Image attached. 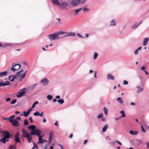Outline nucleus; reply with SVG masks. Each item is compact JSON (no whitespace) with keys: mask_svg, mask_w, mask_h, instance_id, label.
Wrapping results in <instances>:
<instances>
[{"mask_svg":"<svg viewBox=\"0 0 149 149\" xmlns=\"http://www.w3.org/2000/svg\"><path fill=\"white\" fill-rule=\"evenodd\" d=\"M27 71V70H26L25 72L22 74L21 72H23L24 71L23 70H21L19 72H17L15 75H12L9 76L8 78L9 79L10 81H13L14 80L16 77H19V80L21 81L25 77Z\"/></svg>","mask_w":149,"mask_h":149,"instance_id":"f257e3e1","label":"nucleus"},{"mask_svg":"<svg viewBox=\"0 0 149 149\" xmlns=\"http://www.w3.org/2000/svg\"><path fill=\"white\" fill-rule=\"evenodd\" d=\"M1 132L3 133L2 136L3 137L0 139V142L1 143L5 144L6 142L9 141L8 139L10 137V134L8 131H2V132L0 131V133Z\"/></svg>","mask_w":149,"mask_h":149,"instance_id":"f03ea898","label":"nucleus"},{"mask_svg":"<svg viewBox=\"0 0 149 149\" xmlns=\"http://www.w3.org/2000/svg\"><path fill=\"white\" fill-rule=\"evenodd\" d=\"M71 5L73 6H76L79 5L80 3H84L80 0H71L70 2Z\"/></svg>","mask_w":149,"mask_h":149,"instance_id":"7ed1b4c3","label":"nucleus"},{"mask_svg":"<svg viewBox=\"0 0 149 149\" xmlns=\"http://www.w3.org/2000/svg\"><path fill=\"white\" fill-rule=\"evenodd\" d=\"M26 89L25 88H24L20 89L19 91L17 94L16 96L17 97H21L23 96L26 93Z\"/></svg>","mask_w":149,"mask_h":149,"instance_id":"20e7f679","label":"nucleus"},{"mask_svg":"<svg viewBox=\"0 0 149 149\" xmlns=\"http://www.w3.org/2000/svg\"><path fill=\"white\" fill-rule=\"evenodd\" d=\"M20 68L21 65L20 64H16L14 65L13 63L12 67L11 68L10 70L11 71L14 72L15 70H19Z\"/></svg>","mask_w":149,"mask_h":149,"instance_id":"39448f33","label":"nucleus"},{"mask_svg":"<svg viewBox=\"0 0 149 149\" xmlns=\"http://www.w3.org/2000/svg\"><path fill=\"white\" fill-rule=\"evenodd\" d=\"M49 38L51 40H55L59 39L56 33L54 34L50 35L48 36Z\"/></svg>","mask_w":149,"mask_h":149,"instance_id":"423d86ee","label":"nucleus"},{"mask_svg":"<svg viewBox=\"0 0 149 149\" xmlns=\"http://www.w3.org/2000/svg\"><path fill=\"white\" fill-rule=\"evenodd\" d=\"M58 6H59V8L61 9H65L68 6V5L67 3L65 2H59Z\"/></svg>","mask_w":149,"mask_h":149,"instance_id":"0eeeda50","label":"nucleus"},{"mask_svg":"<svg viewBox=\"0 0 149 149\" xmlns=\"http://www.w3.org/2000/svg\"><path fill=\"white\" fill-rule=\"evenodd\" d=\"M41 132L38 129L31 130V134L32 135H36L39 136L41 134Z\"/></svg>","mask_w":149,"mask_h":149,"instance_id":"6e6552de","label":"nucleus"},{"mask_svg":"<svg viewBox=\"0 0 149 149\" xmlns=\"http://www.w3.org/2000/svg\"><path fill=\"white\" fill-rule=\"evenodd\" d=\"M10 122L11 123L12 125L15 127H17L19 125V123L18 121L16 119H13L10 120Z\"/></svg>","mask_w":149,"mask_h":149,"instance_id":"1a4fd4ad","label":"nucleus"},{"mask_svg":"<svg viewBox=\"0 0 149 149\" xmlns=\"http://www.w3.org/2000/svg\"><path fill=\"white\" fill-rule=\"evenodd\" d=\"M19 132H17V134L15 136V141L16 143L18 142L20 143L21 141L19 140Z\"/></svg>","mask_w":149,"mask_h":149,"instance_id":"9d476101","label":"nucleus"},{"mask_svg":"<svg viewBox=\"0 0 149 149\" xmlns=\"http://www.w3.org/2000/svg\"><path fill=\"white\" fill-rule=\"evenodd\" d=\"M31 111V109H29L26 112L24 111L23 112V113H21V115L25 117H27L28 116L29 113Z\"/></svg>","mask_w":149,"mask_h":149,"instance_id":"9b49d317","label":"nucleus"},{"mask_svg":"<svg viewBox=\"0 0 149 149\" xmlns=\"http://www.w3.org/2000/svg\"><path fill=\"white\" fill-rule=\"evenodd\" d=\"M41 82L42 84L45 86L48 84V81L47 78H45L41 80Z\"/></svg>","mask_w":149,"mask_h":149,"instance_id":"f8f14e48","label":"nucleus"},{"mask_svg":"<svg viewBox=\"0 0 149 149\" xmlns=\"http://www.w3.org/2000/svg\"><path fill=\"white\" fill-rule=\"evenodd\" d=\"M22 132L23 134V136L24 137H28L29 136V134L27 132L24 130V129H22Z\"/></svg>","mask_w":149,"mask_h":149,"instance_id":"ddd939ff","label":"nucleus"},{"mask_svg":"<svg viewBox=\"0 0 149 149\" xmlns=\"http://www.w3.org/2000/svg\"><path fill=\"white\" fill-rule=\"evenodd\" d=\"M141 23V22H140L135 23L132 26L131 28L133 29H136L140 25Z\"/></svg>","mask_w":149,"mask_h":149,"instance_id":"4468645a","label":"nucleus"},{"mask_svg":"<svg viewBox=\"0 0 149 149\" xmlns=\"http://www.w3.org/2000/svg\"><path fill=\"white\" fill-rule=\"evenodd\" d=\"M82 8H81L75 9L74 10V12L75 13L74 15L76 16L79 14V13L81 10Z\"/></svg>","mask_w":149,"mask_h":149,"instance_id":"2eb2a0df","label":"nucleus"},{"mask_svg":"<svg viewBox=\"0 0 149 149\" xmlns=\"http://www.w3.org/2000/svg\"><path fill=\"white\" fill-rule=\"evenodd\" d=\"M10 82L8 81H6L5 82H0V86H6L9 85Z\"/></svg>","mask_w":149,"mask_h":149,"instance_id":"dca6fc26","label":"nucleus"},{"mask_svg":"<svg viewBox=\"0 0 149 149\" xmlns=\"http://www.w3.org/2000/svg\"><path fill=\"white\" fill-rule=\"evenodd\" d=\"M149 40V39L148 38H145L143 40V46H146L148 43Z\"/></svg>","mask_w":149,"mask_h":149,"instance_id":"f3484780","label":"nucleus"},{"mask_svg":"<svg viewBox=\"0 0 149 149\" xmlns=\"http://www.w3.org/2000/svg\"><path fill=\"white\" fill-rule=\"evenodd\" d=\"M56 33H57V34H58V36L59 37V38H63V37H64V36H63L62 37L61 36H60V35H59L60 34H66V35L67 34V32H63V31H59L58 32Z\"/></svg>","mask_w":149,"mask_h":149,"instance_id":"a211bd4d","label":"nucleus"},{"mask_svg":"<svg viewBox=\"0 0 149 149\" xmlns=\"http://www.w3.org/2000/svg\"><path fill=\"white\" fill-rule=\"evenodd\" d=\"M114 77L110 74H108L107 76V79H108L113 80L114 79Z\"/></svg>","mask_w":149,"mask_h":149,"instance_id":"6ab92c4d","label":"nucleus"},{"mask_svg":"<svg viewBox=\"0 0 149 149\" xmlns=\"http://www.w3.org/2000/svg\"><path fill=\"white\" fill-rule=\"evenodd\" d=\"M110 26H116V20L115 19H112L110 22Z\"/></svg>","mask_w":149,"mask_h":149,"instance_id":"aec40b11","label":"nucleus"},{"mask_svg":"<svg viewBox=\"0 0 149 149\" xmlns=\"http://www.w3.org/2000/svg\"><path fill=\"white\" fill-rule=\"evenodd\" d=\"M75 35V33L73 32H70L68 33H67V35L65 36H64V37H66L69 36H74Z\"/></svg>","mask_w":149,"mask_h":149,"instance_id":"412c9836","label":"nucleus"},{"mask_svg":"<svg viewBox=\"0 0 149 149\" xmlns=\"http://www.w3.org/2000/svg\"><path fill=\"white\" fill-rule=\"evenodd\" d=\"M8 72L7 71H4L0 72V77L5 76L7 75Z\"/></svg>","mask_w":149,"mask_h":149,"instance_id":"4be33fe9","label":"nucleus"},{"mask_svg":"<svg viewBox=\"0 0 149 149\" xmlns=\"http://www.w3.org/2000/svg\"><path fill=\"white\" fill-rule=\"evenodd\" d=\"M130 134L132 135H136L138 133V132L137 131H134L132 130H131L129 132Z\"/></svg>","mask_w":149,"mask_h":149,"instance_id":"5701e85b","label":"nucleus"},{"mask_svg":"<svg viewBox=\"0 0 149 149\" xmlns=\"http://www.w3.org/2000/svg\"><path fill=\"white\" fill-rule=\"evenodd\" d=\"M117 100L121 104L123 105L124 103V101L122 100L120 97H119L117 99Z\"/></svg>","mask_w":149,"mask_h":149,"instance_id":"b1692460","label":"nucleus"},{"mask_svg":"<svg viewBox=\"0 0 149 149\" xmlns=\"http://www.w3.org/2000/svg\"><path fill=\"white\" fill-rule=\"evenodd\" d=\"M39 139L38 141V143H43V140L42 139V137L41 136H38Z\"/></svg>","mask_w":149,"mask_h":149,"instance_id":"393cba45","label":"nucleus"},{"mask_svg":"<svg viewBox=\"0 0 149 149\" xmlns=\"http://www.w3.org/2000/svg\"><path fill=\"white\" fill-rule=\"evenodd\" d=\"M38 103V101H36L34 102L32 105V107H31L29 108V109H31V110L32 111V109L34 108L35 106V105Z\"/></svg>","mask_w":149,"mask_h":149,"instance_id":"a878e982","label":"nucleus"},{"mask_svg":"<svg viewBox=\"0 0 149 149\" xmlns=\"http://www.w3.org/2000/svg\"><path fill=\"white\" fill-rule=\"evenodd\" d=\"M98 56V54L97 52H95L93 55V59L94 60H95Z\"/></svg>","mask_w":149,"mask_h":149,"instance_id":"bb28decb","label":"nucleus"},{"mask_svg":"<svg viewBox=\"0 0 149 149\" xmlns=\"http://www.w3.org/2000/svg\"><path fill=\"white\" fill-rule=\"evenodd\" d=\"M52 2L55 5L58 6L59 2L58 0H51Z\"/></svg>","mask_w":149,"mask_h":149,"instance_id":"cd10ccee","label":"nucleus"},{"mask_svg":"<svg viewBox=\"0 0 149 149\" xmlns=\"http://www.w3.org/2000/svg\"><path fill=\"white\" fill-rule=\"evenodd\" d=\"M108 128V125H105L104 127H103L102 130V132H104Z\"/></svg>","mask_w":149,"mask_h":149,"instance_id":"c85d7f7f","label":"nucleus"},{"mask_svg":"<svg viewBox=\"0 0 149 149\" xmlns=\"http://www.w3.org/2000/svg\"><path fill=\"white\" fill-rule=\"evenodd\" d=\"M137 88L138 89L137 91V93H139V92H141L143 90V89L140 87L137 86Z\"/></svg>","mask_w":149,"mask_h":149,"instance_id":"c756f323","label":"nucleus"},{"mask_svg":"<svg viewBox=\"0 0 149 149\" xmlns=\"http://www.w3.org/2000/svg\"><path fill=\"white\" fill-rule=\"evenodd\" d=\"M36 127L34 125H31L30 126H29L28 128L29 130H34L35 129Z\"/></svg>","mask_w":149,"mask_h":149,"instance_id":"7c9ffc66","label":"nucleus"},{"mask_svg":"<svg viewBox=\"0 0 149 149\" xmlns=\"http://www.w3.org/2000/svg\"><path fill=\"white\" fill-rule=\"evenodd\" d=\"M83 10L84 12H86L90 11V9L87 7H85L83 9Z\"/></svg>","mask_w":149,"mask_h":149,"instance_id":"2f4dec72","label":"nucleus"},{"mask_svg":"<svg viewBox=\"0 0 149 149\" xmlns=\"http://www.w3.org/2000/svg\"><path fill=\"white\" fill-rule=\"evenodd\" d=\"M104 111V113L106 115H107L108 114V110L105 107H104L103 109Z\"/></svg>","mask_w":149,"mask_h":149,"instance_id":"473e14b6","label":"nucleus"},{"mask_svg":"<svg viewBox=\"0 0 149 149\" xmlns=\"http://www.w3.org/2000/svg\"><path fill=\"white\" fill-rule=\"evenodd\" d=\"M47 98L48 100H50L52 99L53 97L51 95H48L47 96Z\"/></svg>","mask_w":149,"mask_h":149,"instance_id":"72a5a7b5","label":"nucleus"},{"mask_svg":"<svg viewBox=\"0 0 149 149\" xmlns=\"http://www.w3.org/2000/svg\"><path fill=\"white\" fill-rule=\"evenodd\" d=\"M120 113L122 114L121 116V117H125V114L124 111L122 110L120 111Z\"/></svg>","mask_w":149,"mask_h":149,"instance_id":"f704fd0d","label":"nucleus"},{"mask_svg":"<svg viewBox=\"0 0 149 149\" xmlns=\"http://www.w3.org/2000/svg\"><path fill=\"white\" fill-rule=\"evenodd\" d=\"M57 102L59 104H62L64 102V100L62 99H59L57 101Z\"/></svg>","mask_w":149,"mask_h":149,"instance_id":"c9c22d12","label":"nucleus"},{"mask_svg":"<svg viewBox=\"0 0 149 149\" xmlns=\"http://www.w3.org/2000/svg\"><path fill=\"white\" fill-rule=\"evenodd\" d=\"M23 64L26 66L27 68H28L29 66V65L27 62H24Z\"/></svg>","mask_w":149,"mask_h":149,"instance_id":"e433bc0d","label":"nucleus"},{"mask_svg":"<svg viewBox=\"0 0 149 149\" xmlns=\"http://www.w3.org/2000/svg\"><path fill=\"white\" fill-rule=\"evenodd\" d=\"M17 102V100L15 99L13 100L12 101H11L10 102V103L12 104H15Z\"/></svg>","mask_w":149,"mask_h":149,"instance_id":"4c0bfd02","label":"nucleus"},{"mask_svg":"<svg viewBox=\"0 0 149 149\" xmlns=\"http://www.w3.org/2000/svg\"><path fill=\"white\" fill-rule=\"evenodd\" d=\"M29 122L28 121L26 120H24V124L25 125H27L28 124Z\"/></svg>","mask_w":149,"mask_h":149,"instance_id":"58836bf2","label":"nucleus"},{"mask_svg":"<svg viewBox=\"0 0 149 149\" xmlns=\"http://www.w3.org/2000/svg\"><path fill=\"white\" fill-rule=\"evenodd\" d=\"M15 147L14 145L10 146L9 149H15Z\"/></svg>","mask_w":149,"mask_h":149,"instance_id":"ea45409f","label":"nucleus"},{"mask_svg":"<svg viewBox=\"0 0 149 149\" xmlns=\"http://www.w3.org/2000/svg\"><path fill=\"white\" fill-rule=\"evenodd\" d=\"M141 131L145 133L146 132L145 130L143 128V126L141 125Z\"/></svg>","mask_w":149,"mask_h":149,"instance_id":"a19ab883","label":"nucleus"},{"mask_svg":"<svg viewBox=\"0 0 149 149\" xmlns=\"http://www.w3.org/2000/svg\"><path fill=\"white\" fill-rule=\"evenodd\" d=\"M27 140H28L29 142H30L31 140V136H29L28 137H27Z\"/></svg>","mask_w":149,"mask_h":149,"instance_id":"79ce46f5","label":"nucleus"},{"mask_svg":"<svg viewBox=\"0 0 149 149\" xmlns=\"http://www.w3.org/2000/svg\"><path fill=\"white\" fill-rule=\"evenodd\" d=\"M33 115L35 116H38L39 115V112L38 111H36V112L34 113H33Z\"/></svg>","mask_w":149,"mask_h":149,"instance_id":"37998d69","label":"nucleus"},{"mask_svg":"<svg viewBox=\"0 0 149 149\" xmlns=\"http://www.w3.org/2000/svg\"><path fill=\"white\" fill-rule=\"evenodd\" d=\"M103 114L102 113H100V114H99L97 117V118L98 119H99L100 118H102V117Z\"/></svg>","mask_w":149,"mask_h":149,"instance_id":"c03bdc74","label":"nucleus"},{"mask_svg":"<svg viewBox=\"0 0 149 149\" xmlns=\"http://www.w3.org/2000/svg\"><path fill=\"white\" fill-rule=\"evenodd\" d=\"M52 135L51 134L49 136V141H51L52 140Z\"/></svg>","mask_w":149,"mask_h":149,"instance_id":"a18cd8bd","label":"nucleus"},{"mask_svg":"<svg viewBox=\"0 0 149 149\" xmlns=\"http://www.w3.org/2000/svg\"><path fill=\"white\" fill-rule=\"evenodd\" d=\"M146 68L145 66H142L141 68V69L142 70H145Z\"/></svg>","mask_w":149,"mask_h":149,"instance_id":"49530a36","label":"nucleus"},{"mask_svg":"<svg viewBox=\"0 0 149 149\" xmlns=\"http://www.w3.org/2000/svg\"><path fill=\"white\" fill-rule=\"evenodd\" d=\"M128 84V82L127 81H126L125 80H124L123 82V85H127Z\"/></svg>","mask_w":149,"mask_h":149,"instance_id":"de8ad7c7","label":"nucleus"},{"mask_svg":"<svg viewBox=\"0 0 149 149\" xmlns=\"http://www.w3.org/2000/svg\"><path fill=\"white\" fill-rule=\"evenodd\" d=\"M15 116V115H13V116H10V117H9V118H10L9 119H10V120H13V118Z\"/></svg>","mask_w":149,"mask_h":149,"instance_id":"09e8293b","label":"nucleus"},{"mask_svg":"<svg viewBox=\"0 0 149 149\" xmlns=\"http://www.w3.org/2000/svg\"><path fill=\"white\" fill-rule=\"evenodd\" d=\"M77 36L79 37L80 38H84V37L82 36L80 34H79V33H77Z\"/></svg>","mask_w":149,"mask_h":149,"instance_id":"8fccbe9b","label":"nucleus"},{"mask_svg":"<svg viewBox=\"0 0 149 149\" xmlns=\"http://www.w3.org/2000/svg\"><path fill=\"white\" fill-rule=\"evenodd\" d=\"M134 53L136 55L138 54L139 53L138 50L137 49L136 51L134 52Z\"/></svg>","mask_w":149,"mask_h":149,"instance_id":"3c124183","label":"nucleus"},{"mask_svg":"<svg viewBox=\"0 0 149 149\" xmlns=\"http://www.w3.org/2000/svg\"><path fill=\"white\" fill-rule=\"evenodd\" d=\"M43 112H42L40 114H39V116L40 117H42L44 116V115H43Z\"/></svg>","mask_w":149,"mask_h":149,"instance_id":"603ef678","label":"nucleus"},{"mask_svg":"<svg viewBox=\"0 0 149 149\" xmlns=\"http://www.w3.org/2000/svg\"><path fill=\"white\" fill-rule=\"evenodd\" d=\"M3 118L5 120H8L10 122V118Z\"/></svg>","mask_w":149,"mask_h":149,"instance_id":"864d4df0","label":"nucleus"},{"mask_svg":"<svg viewBox=\"0 0 149 149\" xmlns=\"http://www.w3.org/2000/svg\"><path fill=\"white\" fill-rule=\"evenodd\" d=\"M94 77L95 78H96L97 77L96 72H94Z\"/></svg>","mask_w":149,"mask_h":149,"instance_id":"5fc2aeb1","label":"nucleus"},{"mask_svg":"<svg viewBox=\"0 0 149 149\" xmlns=\"http://www.w3.org/2000/svg\"><path fill=\"white\" fill-rule=\"evenodd\" d=\"M146 146L147 148H149V143L148 142L146 143Z\"/></svg>","mask_w":149,"mask_h":149,"instance_id":"6e6d98bb","label":"nucleus"},{"mask_svg":"<svg viewBox=\"0 0 149 149\" xmlns=\"http://www.w3.org/2000/svg\"><path fill=\"white\" fill-rule=\"evenodd\" d=\"M10 100V98H6V102H8Z\"/></svg>","mask_w":149,"mask_h":149,"instance_id":"4d7b16f0","label":"nucleus"},{"mask_svg":"<svg viewBox=\"0 0 149 149\" xmlns=\"http://www.w3.org/2000/svg\"><path fill=\"white\" fill-rule=\"evenodd\" d=\"M116 142L120 145H121L122 144L121 143L118 141H116Z\"/></svg>","mask_w":149,"mask_h":149,"instance_id":"13d9d810","label":"nucleus"},{"mask_svg":"<svg viewBox=\"0 0 149 149\" xmlns=\"http://www.w3.org/2000/svg\"><path fill=\"white\" fill-rule=\"evenodd\" d=\"M16 119L18 120H20L21 119V118L19 117H17Z\"/></svg>","mask_w":149,"mask_h":149,"instance_id":"bf43d9fd","label":"nucleus"},{"mask_svg":"<svg viewBox=\"0 0 149 149\" xmlns=\"http://www.w3.org/2000/svg\"><path fill=\"white\" fill-rule=\"evenodd\" d=\"M29 119L30 120V122L31 123H32L33 122V120L32 119V118L31 117H30L29 118Z\"/></svg>","mask_w":149,"mask_h":149,"instance_id":"052dcab7","label":"nucleus"},{"mask_svg":"<svg viewBox=\"0 0 149 149\" xmlns=\"http://www.w3.org/2000/svg\"><path fill=\"white\" fill-rule=\"evenodd\" d=\"M60 96L59 95H58L56 96V98L57 99H59L60 98Z\"/></svg>","mask_w":149,"mask_h":149,"instance_id":"680f3d73","label":"nucleus"},{"mask_svg":"<svg viewBox=\"0 0 149 149\" xmlns=\"http://www.w3.org/2000/svg\"><path fill=\"white\" fill-rule=\"evenodd\" d=\"M130 104L132 105H135V104L133 102H131L130 103Z\"/></svg>","mask_w":149,"mask_h":149,"instance_id":"e2e57ef3","label":"nucleus"},{"mask_svg":"<svg viewBox=\"0 0 149 149\" xmlns=\"http://www.w3.org/2000/svg\"><path fill=\"white\" fill-rule=\"evenodd\" d=\"M58 122L57 121H56L54 123V125L55 126H57L58 125Z\"/></svg>","mask_w":149,"mask_h":149,"instance_id":"0e129e2a","label":"nucleus"},{"mask_svg":"<svg viewBox=\"0 0 149 149\" xmlns=\"http://www.w3.org/2000/svg\"><path fill=\"white\" fill-rule=\"evenodd\" d=\"M46 121V120L45 118H44L43 122V123H45Z\"/></svg>","mask_w":149,"mask_h":149,"instance_id":"69168bd1","label":"nucleus"},{"mask_svg":"<svg viewBox=\"0 0 149 149\" xmlns=\"http://www.w3.org/2000/svg\"><path fill=\"white\" fill-rule=\"evenodd\" d=\"M37 146L36 145H34L32 148V149H34L36 148Z\"/></svg>","mask_w":149,"mask_h":149,"instance_id":"338daca9","label":"nucleus"},{"mask_svg":"<svg viewBox=\"0 0 149 149\" xmlns=\"http://www.w3.org/2000/svg\"><path fill=\"white\" fill-rule=\"evenodd\" d=\"M72 136L73 134H71L69 136V138H71L72 137Z\"/></svg>","mask_w":149,"mask_h":149,"instance_id":"774afa93","label":"nucleus"}]
</instances>
